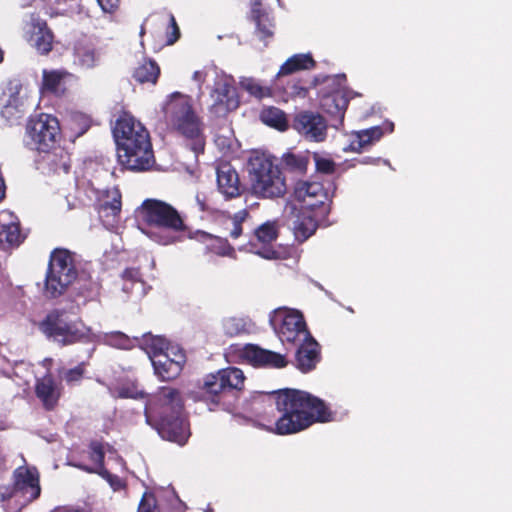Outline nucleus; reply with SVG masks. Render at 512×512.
Instances as JSON below:
<instances>
[{"mask_svg": "<svg viewBox=\"0 0 512 512\" xmlns=\"http://www.w3.org/2000/svg\"><path fill=\"white\" fill-rule=\"evenodd\" d=\"M275 404L281 416L270 431L278 435L298 433L316 422L326 423L334 420L335 414L325 402L305 391L279 390L276 393Z\"/></svg>", "mask_w": 512, "mask_h": 512, "instance_id": "nucleus-1", "label": "nucleus"}, {"mask_svg": "<svg viewBox=\"0 0 512 512\" xmlns=\"http://www.w3.org/2000/svg\"><path fill=\"white\" fill-rule=\"evenodd\" d=\"M145 417L162 439L179 446L187 443L191 435L190 426L184 411V400L178 389L159 388L145 406Z\"/></svg>", "mask_w": 512, "mask_h": 512, "instance_id": "nucleus-2", "label": "nucleus"}, {"mask_svg": "<svg viewBox=\"0 0 512 512\" xmlns=\"http://www.w3.org/2000/svg\"><path fill=\"white\" fill-rule=\"evenodd\" d=\"M117 158L121 166L134 172L149 170L155 163L148 130L133 116H120L113 128Z\"/></svg>", "mask_w": 512, "mask_h": 512, "instance_id": "nucleus-3", "label": "nucleus"}, {"mask_svg": "<svg viewBox=\"0 0 512 512\" xmlns=\"http://www.w3.org/2000/svg\"><path fill=\"white\" fill-rule=\"evenodd\" d=\"M163 114L168 127L184 138L195 154L204 152V124L195 112L190 96L173 92L164 104Z\"/></svg>", "mask_w": 512, "mask_h": 512, "instance_id": "nucleus-4", "label": "nucleus"}, {"mask_svg": "<svg viewBox=\"0 0 512 512\" xmlns=\"http://www.w3.org/2000/svg\"><path fill=\"white\" fill-rule=\"evenodd\" d=\"M144 231L153 241L161 245L174 244L178 233L186 232L188 226L181 213L171 204L154 198L145 199L137 210Z\"/></svg>", "mask_w": 512, "mask_h": 512, "instance_id": "nucleus-5", "label": "nucleus"}, {"mask_svg": "<svg viewBox=\"0 0 512 512\" xmlns=\"http://www.w3.org/2000/svg\"><path fill=\"white\" fill-rule=\"evenodd\" d=\"M250 190L263 199H277L287 192L286 179L276 158L262 151H253L247 163Z\"/></svg>", "mask_w": 512, "mask_h": 512, "instance_id": "nucleus-6", "label": "nucleus"}, {"mask_svg": "<svg viewBox=\"0 0 512 512\" xmlns=\"http://www.w3.org/2000/svg\"><path fill=\"white\" fill-rule=\"evenodd\" d=\"M77 277L78 270L74 253L65 248H55L49 257L43 295L47 299L62 296Z\"/></svg>", "mask_w": 512, "mask_h": 512, "instance_id": "nucleus-7", "label": "nucleus"}, {"mask_svg": "<svg viewBox=\"0 0 512 512\" xmlns=\"http://www.w3.org/2000/svg\"><path fill=\"white\" fill-rule=\"evenodd\" d=\"M245 376L237 367H227L206 375L203 381V399L213 406L230 404L229 397L236 399L244 388Z\"/></svg>", "mask_w": 512, "mask_h": 512, "instance_id": "nucleus-8", "label": "nucleus"}, {"mask_svg": "<svg viewBox=\"0 0 512 512\" xmlns=\"http://www.w3.org/2000/svg\"><path fill=\"white\" fill-rule=\"evenodd\" d=\"M47 339L60 346H69L88 339L89 329L81 320H72L64 309L49 311L39 323Z\"/></svg>", "mask_w": 512, "mask_h": 512, "instance_id": "nucleus-9", "label": "nucleus"}, {"mask_svg": "<svg viewBox=\"0 0 512 512\" xmlns=\"http://www.w3.org/2000/svg\"><path fill=\"white\" fill-rule=\"evenodd\" d=\"M60 137L61 128L55 116L40 113L28 118L23 141L30 150L49 152L58 144Z\"/></svg>", "mask_w": 512, "mask_h": 512, "instance_id": "nucleus-10", "label": "nucleus"}, {"mask_svg": "<svg viewBox=\"0 0 512 512\" xmlns=\"http://www.w3.org/2000/svg\"><path fill=\"white\" fill-rule=\"evenodd\" d=\"M40 474L34 466H19L12 474V484L0 485V501L15 499L22 507L39 498Z\"/></svg>", "mask_w": 512, "mask_h": 512, "instance_id": "nucleus-11", "label": "nucleus"}, {"mask_svg": "<svg viewBox=\"0 0 512 512\" xmlns=\"http://www.w3.org/2000/svg\"><path fill=\"white\" fill-rule=\"evenodd\" d=\"M269 322L284 344L296 346L300 341L311 335L304 316L296 310L275 309L269 316Z\"/></svg>", "mask_w": 512, "mask_h": 512, "instance_id": "nucleus-12", "label": "nucleus"}, {"mask_svg": "<svg viewBox=\"0 0 512 512\" xmlns=\"http://www.w3.org/2000/svg\"><path fill=\"white\" fill-rule=\"evenodd\" d=\"M316 66V62L311 54H295L289 57L281 66L275 76V86L282 89L283 92L289 96H304L307 89L303 86L302 82L298 80L292 84L283 85V78L292 75L296 72L303 70H310Z\"/></svg>", "mask_w": 512, "mask_h": 512, "instance_id": "nucleus-13", "label": "nucleus"}, {"mask_svg": "<svg viewBox=\"0 0 512 512\" xmlns=\"http://www.w3.org/2000/svg\"><path fill=\"white\" fill-rule=\"evenodd\" d=\"M25 39L41 56H47L54 47L55 34L47 21L37 14H31L24 27Z\"/></svg>", "mask_w": 512, "mask_h": 512, "instance_id": "nucleus-14", "label": "nucleus"}, {"mask_svg": "<svg viewBox=\"0 0 512 512\" xmlns=\"http://www.w3.org/2000/svg\"><path fill=\"white\" fill-rule=\"evenodd\" d=\"M292 128L310 142L319 143L327 138V121L318 112L308 110L298 112L293 118Z\"/></svg>", "mask_w": 512, "mask_h": 512, "instance_id": "nucleus-15", "label": "nucleus"}, {"mask_svg": "<svg viewBox=\"0 0 512 512\" xmlns=\"http://www.w3.org/2000/svg\"><path fill=\"white\" fill-rule=\"evenodd\" d=\"M293 196L303 209L327 212L328 193L320 182L298 180L294 185Z\"/></svg>", "mask_w": 512, "mask_h": 512, "instance_id": "nucleus-16", "label": "nucleus"}, {"mask_svg": "<svg viewBox=\"0 0 512 512\" xmlns=\"http://www.w3.org/2000/svg\"><path fill=\"white\" fill-rule=\"evenodd\" d=\"M186 363V354L182 349H170L166 353H160L152 357V365L155 374L162 381L176 379L182 372Z\"/></svg>", "mask_w": 512, "mask_h": 512, "instance_id": "nucleus-17", "label": "nucleus"}, {"mask_svg": "<svg viewBox=\"0 0 512 512\" xmlns=\"http://www.w3.org/2000/svg\"><path fill=\"white\" fill-rule=\"evenodd\" d=\"M34 392L45 411H54L63 396L64 387L51 372L36 378Z\"/></svg>", "mask_w": 512, "mask_h": 512, "instance_id": "nucleus-18", "label": "nucleus"}, {"mask_svg": "<svg viewBox=\"0 0 512 512\" xmlns=\"http://www.w3.org/2000/svg\"><path fill=\"white\" fill-rule=\"evenodd\" d=\"M240 356L254 367L280 369L288 364L285 355L261 348L256 344H246L241 350Z\"/></svg>", "mask_w": 512, "mask_h": 512, "instance_id": "nucleus-19", "label": "nucleus"}, {"mask_svg": "<svg viewBox=\"0 0 512 512\" xmlns=\"http://www.w3.org/2000/svg\"><path fill=\"white\" fill-rule=\"evenodd\" d=\"M213 104L210 111L217 117L226 116L239 106L236 88L229 83H218L212 91Z\"/></svg>", "mask_w": 512, "mask_h": 512, "instance_id": "nucleus-20", "label": "nucleus"}, {"mask_svg": "<svg viewBox=\"0 0 512 512\" xmlns=\"http://www.w3.org/2000/svg\"><path fill=\"white\" fill-rule=\"evenodd\" d=\"M104 450H69L67 464L90 473L102 474L104 467Z\"/></svg>", "mask_w": 512, "mask_h": 512, "instance_id": "nucleus-21", "label": "nucleus"}, {"mask_svg": "<svg viewBox=\"0 0 512 512\" xmlns=\"http://www.w3.org/2000/svg\"><path fill=\"white\" fill-rule=\"evenodd\" d=\"M326 212L319 213L318 210L300 208L295 214L293 232L296 240L304 242L310 238L318 229L320 219Z\"/></svg>", "mask_w": 512, "mask_h": 512, "instance_id": "nucleus-22", "label": "nucleus"}, {"mask_svg": "<svg viewBox=\"0 0 512 512\" xmlns=\"http://www.w3.org/2000/svg\"><path fill=\"white\" fill-rule=\"evenodd\" d=\"M296 351V367L303 373H308L315 369L320 361V347L317 341L308 336L307 339L300 341Z\"/></svg>", "mask_w": 512, "mask_h": 512, "instance_id": "nucleus-23", "label": "nucleus"}, {"mask_svg": "<svg viewBox=\"0 0 512 512\" xmlns=\"http://www.w3.org/2000/svg\"><path fill=\"white\" fill-rule=\"evenodd\" d=\"M217 186L219 192L226 198L240 196V181L237 171L230 164H222L217 168Z\"/></svg>", "mask_w": 512, "mask_h": 512, "instance_id": "nucleus-24", "label": "nucleus"}, {"mask_svg": "<svg viewBox=\"0 0 512 512\" xmlns=\"http://www.w3.org/2000/svg\"><path fill=\"white\" fill-rule=\"evenodd\" d=\"M348 105L349 98L344 91L340 90L324 95L321 99L322 109L330 116L337 118L340 123L344 120Z\"/></svg>", "mask_w": 512, "mask_h": 512, "instance_id": "nucleus-25", "label": "nucleus"}, {"mask_svg": "<svg viewBox=\"0 0 512 512\" xmlns=\"http://www.w3.org/2000/svg\"><path fill=\"white\" fill-rule=\"evenodd\" d=\"M25 239L17 220L4 221L0 218V248L8 250L18 247Z\"/></svg>", "mask_w": 512, "mask_h": 512, "instance_id": "nucleus-26", "label": "nucleus"}, {"mask_svg": "<svg viewBox=\"0 0 512 512\" xmlns=\"http://www.w3.org/2000/svg\"><path fill=\"white\" fill-rule=\"evenodd\" d=\"M310 164V152L305 151L301 153H295L293 151H287L281 156V166L284 171L297 175L304 176L308 171Z\"/></svg>", "mask_w": 512, "mask_h": 512, "instance_id": "nucleus-27", "label": "nucleus"}, {"mask_svg": "<svg viewBox=\"0 0 512 512\" xmlns=\"http://www.w3.org/2000/svg\"><path fill=\"white\" fill-rule=\"evenodd\" d=\"M39 154L42 155V161L48 166L49 170L53 172H69L71 166L69 154L58 144L55 145L54 149H50L49 152Z\"/></svg>", "mask_w": 512, "mask_h": 512, "instance_id": "nucleus-28", "label": "nucleus"}, {"mask_svg": "<svg viewBox=\"0 0 512 512\" xmlns=\"http://www.w3.org/2000/svg\"><path fill=\"white\" fill-rule=\"evenodd\" d=\"M160 76V67L152 59H144L133 71L132 78L140 83L156 84Z\"/></svg>", "mask_w": 512, "mask_h": 512, "instance_id": "nucleus-29", "label": "nucleus"}, {"mask_svg": "<svg viewBox=\"0 0 512 512\" xmlns=\"http://www.w3.org/2000/svg\"><path fill=\"white\" fill-rule=\"evenodd\" d=\"M74 55L78 64L86 69L96 66L98 54L91 42L79 40L74 46Z\"/></svg>", "mask_w": 512, "mask_h": 512, "instance_id": "nucleus-30", "label": "nucleus"}, {"mask_svg": "<svg viewBox=\"0 0 512 512\" xmlns=\"http://www.w3.org/2000/svg\"><path fill=\"white\" fill-rule=\"evenodd\" d=\"M68 73L64 70H43L41 89L55 95L63 93V81Z\"/></svg>", "mask_w": 512, "mask_h": 512, "instance_id": "nucleus-31", "label": "nucleus"}, {"mask_svg": "<svg viewBox=\"0 0 512 512\" xmlns=\"http://www.w3.org/2000/svg\"><path fill=\"white\" fill-rule=\"evenodd\" d=\"M383 131L380 126H374L365 130L358 131L354 134L350 147L353 151L360 152L373 142L380 140Z\"/></svg>", "mask_w": 512, "mask_h": 512, "instance_id": "nucleus-32", "label": "nucleus"}, {"mask_svg": "<svg viewBox=\"0 0 512 512\" xmlns=\"http://www.w3.org/2000/svg\"><path fill=\"white\" fill-rule=\"evenodd\" d=\"M261 121L279 131H285L288 128L286 114L279 108L270 106L262 109L260 113Z\"/></svg>", "mask_w": 512, "mask_h": 512, "instance_id": "nucleus-33", "label": "nucleus"}, {"mask_svg": "<svg viewBox=\"0 0 512 512\" xmlns=\"http://www.w3.org/2000/svg\"><path fill=\"white\" fill-rule=\"evenodd\" d=\"M87 366L88 363L85 361H82L78 363L75 367L64 369L60 376L63 381L67 384L69 387H73L76 385H79L82 380L85 378V375L87 373Z\"/></svg>", "mask_w": 512, "mask_h": 512, "instance_id": "nucleus-34", "label": "nucleus"}, {"mask_svg": "<svg viewBox=\"0 0 512 512\" xmlns=\"http://www.w3.org/2000/svg\"><path fill=\"white\" fill-rule=\"evenodd\" d=\"M121 206V194L116 192L110 200L101 201L98 205L97 211L100 217H112L114 219L119 216Z\"/></svg>", "mask_w": 512, "mask_h": 512, "instance_id": "nucleus-35", "label": "nucleus"}, {"mask_svg": "<svg viewBox=\"0 0 512 512\" xmlns=\"http://www.w3.org/2000/svg\"><path fill=\"white\" fill-rule=\"evenodd\" d=\"M249 217L247 209H242L236 212L232 217L229 218V222L226 224L225 229L228 231V235L231 239L236 240L243 234V222Z\"/></svg>", "mask_w": 512, "mask_h": 512, "instance_id": "nucleus-36", "label": "nucleus"}, {"mask_svg": "<svg viewBox=\"0 0 512 512\" xmlns=\"http://www.w3.org/2000/svg\"><path fill=\"white\" fill-rule=\"evenodd\" d=\"M254 235L260 243L269 244L278 238V226L275 221H267L254 230Z\"/></svg>", "mask_w": 512, "mask_h": 512, "instance_id": "nucleus-37", "label": "nucleus"}, {"mask_svg": "<svg viewBox=\"0 0 512 512\" xmlns=\"http://www.w3.org/2000/svg\"><path fill=\"white\" fill-rule=\"evenodd\" d=\"M1 115L10 124H14L18 120H20L24 115V110L22 108V105L18 104V98L11 97L8 100V102L3 106L1 110Z\"/></svg>", "mask_w": 512, "mask_h": 512, "instance_id": "nucleus-38", "label": "nucleus"}, {"mask_svg": "<svg viewBox=\"0 0 512 512\" xmlns=\"http://www.w3.org/2000/svg\"><path fill=\"white\" fill-rule=\"evenodd\" d=\"M142 345L148 350L150 358L156 357L160 353H166L167 342L163 337L146 334L142 338Z\"/></svg>", "mask_w": 512, "mask_h": 512, "instance_id": "nucleus-39", "label": "nucleus"}, {"mask_svg": "<svg viewBox=\"0 0 512 512\" xmlns=\"http://www.w3.org/2000/svg\"><path fill=\"white\" fill-rule=\"evenodd\" d=\"M241 87L250 95L263 99L272 96V91L267 86H262L258 81L253 78H246L241 81Z\"/></svg>", "mask_w": 512, "mask_h": 512, "instance_id": "nucleus-40", "label": "nucleus"}, {"mask_svg": "<svg viewBox=\"0 0 512 512\" xmlns=\"http://www.w3.org/2000/svg\"><path fill=\"white\" fill-rule=\"evenodd\" d=\"M256 26L255 33L257 37L267 45V41L274 36L275 24L270 16L254 22Z\"/></svg>", "mask_w": 512, "mask_h": 512, "instance_id": "nucleus-41", "label": "nucleus"}, {"mask_svg": "<svg viewBox=\"0 0 512 512\" xmlns=\"http://www.w3.org/2000/svg\"><path fill=\"white\" fill-rule=\"evenodd\" d=\"M224 333L234 337L247 332L246 322L242 318L230 317L223 323Z\"/></svg>", "mask_w": 512, "mask_h": 512, "instance_id": "nucleus-42", "label": "nucleus"}, {"mask_svg": "<svg viewBox=\"0 0 512 512\" xmlns=\"http://www.w3.org/2000/svg\"><path fill=\"white\" fill-rule=\"evenodd\" d=\"M71 129L77 137L85 134L91 127V119L83 113H75L70 120Z\"/></svg>", "mask_w": 512, "mask_h": 512, "instance_id": "nucleus-43", "label": "nucleus"}, {"mask_svg": "<svg viewBox=\"0 0 512 512\" xmlns=\"http://www.w3.org/2000/svg\"><path fill=\"white\" fill-rule=\"evenodd\" d=\"M313 159L315 168L318 173L324 175H332L336 171V163L329 157H324L317 152H314Z\"/></svg>", "mask_w": 512, "mask_h": 512, "instance_id": "nucleus-44", "label": "nucleus"}, {"mask_svg": "<svg viewBox=\"0 0 512 512\" xmlns=\"http://www.w3.org/2000/svg\"><path fill=\"white\" fill-rule=\"evenodd\" d=\"M209 240L210 243L207 245V248L217 255L225 256L234 252V249L225 239L209 236Z\"/></svg>", "mask_w": 512, "mask_h": 512, "instance_id": "nucleus-45", "label": "nucleus"}, {"mask_svg": "<svg viewBox=\"0 0 512 512\" xmlns=\"http://www.w3.org/2000/svg\"><path fill=\"white\" fill-rule=\"evenodd\" d=\"M137 512H160L157 499L153 493L145 492L142 495Z\"/></svg>", "mask_w": 512, "mask_h": 512, "instance_id": "nucleus-46", "label": "nucleus"}, {"mask_svg": "<svg viewBox=\"0 0 512 512\" xmlns=\"http://www.w3.org/2000/svg\"><path fill=\"white\" fill-rule=\"evenodd\" d=\"M267 16H269V14L263 6L262 0H250L249 19L253 23Z\"/></svg>", "mask_w": 512, "mask_h": 512, "instance_id": "nucleus-47", "label": "nucleus"}, {"mask_svg": "<svg viewBox=\"0 0 512 512\" xmlns=\"http://www.w3.org/2000/svg\"><path fill=\"white\" fill-rule=\"evenodd\" d=\"M78 286V293L77 297L83 298L84 302L91 299L94 294V287L95 284L91 281H85L83 284L80 283V281L77 282Z\"/></svg>", "mask_w": 512, "mask_h": 512, "instance_id": "nucleus-48", "label": "nucleus"}, {"mask_svg": "<svg viewBox=\"0 0 512 512\" xmlns=\"http://www.w3.org/2000/svg\"><path fill=\"white\" fill-rule=\"evenodd\" d=\"M122 279L131 283L141 281V272L139 268H126L121 275Z\"/></svg>", "mask_w": 512, "mask_h": 512, "instance_id": "nucleus-49", "label": "nucleus"}, {"mask_svg": "<svg viewBox=\"0 0 512 512\" xmlns=\"http://www.w3.org/2000/svg\"><path fill=\"white\" fill-rule=\"evenodd\" d=\"M100 475L107 479L114 490H120L125 487V484L120 477L110 474L107 470Z\"/></svg>", "mask_w": 512, "mask_h": 512, "instance_id": "nucleus-50", "label": "nucleus"}, {"mask_svg": "<svg viewBox=\"0 0 512 512\" xmlns=\"http://www.w3.org/2000/svg\"><path fill=\"white\" fill-rule=\"evenodd\" d=\"M104 12L113 13L119 6L120 0H97Z\"/></svg>", "mask_w": 512, "mask_h": 512, "instance_id": "nucleus-51", "label": "nucleus"}, {"mask_svg": "<svg viewBox=\"0 0 512 512\" xmlns=\"http://www.w3.org/2000/svg\"><path fill=\"white\" fill-rule=\"evenodd\" d=\"M170 21H171V26H172V34L167 39V43L171 45V44H174L179 39L180 30H179V27H178L176 20L173 16H171Z\"/></svg>", "mask_w": 512, "mask_h": 512, "instance_id": "nucleus-52", "label": "nucleus"}, {"mask_svg": "<svg viewBox=\"0 0 512 512\" xmlns=\"http://www.w3.org/2000/svg\"><path fill=\"white\" fill-rule=\"evenodd\" d=\"M118 396L120 398H137L138 394H133L128 387H122L118 390Z\"/></svg>", "mask_w": 512, "mask_h": 512, "instance_id": "nucleus-53", "label": "nucleus"}, {"mask_svg": "<svg viewBox=\"0 0 512 512\" xmlns=\"http://www.w3.org/2000/svg\"><path fill=\"white\" fill-rule=\"evenodd\" d=\"M197 201H198V204L200 205L201 211H207V212L213 211V208L210 205H208L205 201L200 200L199 197H197Z\"/></svg>", "mask_w": 512, "mask_h": 512, "instance_id": "nucleus-54", "label": "nucleus"}, {"mask_svg": "<svg viewBox=\"0 0 512 512\" xmlns=\"http://www.w3.org/2000/svg\"><path fill=\"white\" fill-rule=\"evenodd\" d=\"M5 182L3 177L0 175V202L5 198Z\"/></svg>", "mask_w": 512, "mask_h": 512, "instance_id": "nucleus-55", "label": "nucleus"}, {"mask_svg": "<svg viewBox=\"0 0 512 512\" xmlns=\"http://www.w3.org/2000/svg\"><path fill=\"white\" fill-rule=\"evenodd\" d=\"M54 512H79L78 510L67 508V507H60L57 508Z\"/></svg>", "mask_w": 512, "mask_h": 512, "instance_id": "nucleus-56", "label": "nucleus"}, {"mask_svg": "<svg viewBox=\"0 0 512 512\" xmlns=\"http://www.w3.org/2000/svg\"><path fill=\"white\" fill-rule=\"evenodd\" d=\"M90 448L98 449V448H104V447L100 443L92 442L91 445H90Z\"/></svg>", "mask_w": 512, "mask_h": 512, "instance_id": "nucleus-57", "label": "nucleus"}, {"mask_svg": "<svg viewBox=\"0 0 512 512\" xmlns=\"http://www.w3.org/2000/svg\"><path fill=\"white\" fill-rule=\"evenodd\" d=\"M3 61V51L0 49V63Z\"/></svg>", "mask_w": 512, "mask_h": 512, "instance_id": "nucleus-58", "label": "nucleus"}, {"mask_svg": "<svg viewBox=\"0 0 512 512\" xmlns=\"http://www.w3.org/2000/svg\"><path fill=\"white\" fill-rule=\"evenodd\" d=\"M145 33V28L144 26L141 27V30H140V35H143Z\"/></svg>", "mask_w": 512, "mask_h": 512, "instance_id": "nucleus-59", "label": "nucleus"}, {"mask_svg": "<svg viewBox=\"0 0 512 512\" xmlns=\"http://www.w3.org/2000/svg\"><path fill=\"white\" fill-rule=\"evenodd\" d=\"M198 76H199V72H198V71H196V72L194 73V78H198Z\"/></svg>", "mask_w": 512, "mask_h": 512, "instance_id": "nucleus-60", "label": "nucleus"}]
</instances>
